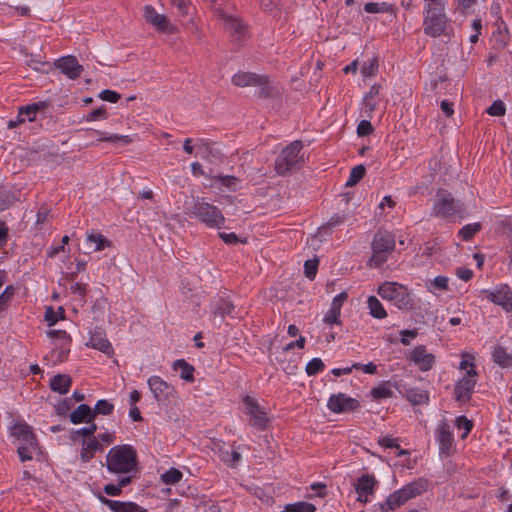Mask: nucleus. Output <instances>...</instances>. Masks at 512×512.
<instances>
[{
    "mask_svg": "<svg viewBox=\"0 0 512 512\" xmlns=\"http://www.w3.org/2000/svg\"><path fill=\"white\" fill-rule=\"evenodd\" d=\"M378 444L384 448H398L399 444L397 442V439L393 438L392 436H380L378 438Z\"/></svg>",
    "mask_w": 512,
    "mask_h": 512,
    "instance_id": "obj_58",
    "label": "nucleus"
},
{
    "mask_svg": "<svg viewBox=\"0 0 512 512\" xmlns=\"http://www.w3.org/2000/svg\"><path fill=\"white\" fill-rule=\"evenodd\" d=\"M186 214L203 223L208 228L220 229L225 223V217L215 205L206 202L204 198L193 199L191 205L186 206Z\"/></svg>",
    "mask_w": 512,
    "mask_h": 512,
    "instance_id": "obj_2",
    "label": "nucleus"
},
{
    "mask_svg": "<svg viewBox=\"0 0 512 512\" xmlns=\"http://www.w3.org/2000/svg\"><path fill=\"white\" fill-rule=\"evenodd\" d=\"M463 211L461 202L454 199L446 190L436 192L432 207V215L439 219H448Z\"/></svg>",
    "mask_w": 512,
    "mask_h": 512,
    "instance_id": "obj_6",
    "label": "nucleus"
},
{
    "mask_svg": "<svg viewBox=\"0 0 512 512\" xmlns=\"http://www.w3.org/2000/svg\"><path fill=\"white\" fill-rule=\"evenodd\" d=\"M435 437L439 444L440 454L450 455L453 450L454 437L446 421L442 420L437 424Z\"/></svg>",
    "mask_w": 512,
    "mask_h": 512,
    "instance_id": "obj_17",
    "label": "nucleus"
},
{
    "mask_svg": "<svg viewBox=\"0 0 512 512\" xmlns=\"http://www.w3.org/2000/svg\"><path fill=\"white\" fill-rule=\"evenodd\" d=\"M417 335H418L417 329L401 330L400 331V336H401L400 342L403 345L408 346V345H410L411 340L415 339L417 337Z\"/></svg>",
    "mask_w": 512,
    "mask_h": 512,
    "instance_id": "obj_57",
    "label": "nucleus"
},
{
    "mask_svg": "<svg viewBox=\"0 0 512 512\" xmlns=\"http://www.w3.org/2000/svg\"><path fill=\"white\" fill-rule=\"evenodd\" d=\"M47 335L53 346L48 358L53 365L64 362L70 352L71 337L64 330H50Z\"/></svg>",
    "mask_w": 512,
    "mask_h": 512,
    "instance_id": "obj_8",
    "label": "nucleus"
},
{
    "mask_svg": "<svg viewBox=\"0 0 512 512\" xmlns=\"http://www.w3.org/2000/svg\"><path fill=\"white\" fill-rule=\"evenodd\" d=\"M505 111V105L500 100L494 101L487 109V113L492 116H503Z\"/></svg>",
    "mask_w": 512,
    "mask_h": 512,
    "instance_id": "obj_55",
    "label": "nucleus"
},
{
    "mask_svg": "<svg viewBox=\"0 0 512 512\" xmlns=\"http://www.w3.org/2000/svg\"><path fill=\"white\" fill-rule=\"evenodd\" d=\"M404 397L412 405H423L429 402V392L427 390L413 387L405 390Z\"/></svg>",
    "mask_w": 512,
    "mask_h": 512,
    "instance_id": "obj_30",
    "label": "nucleus"
},
{
    "mask_svg": "<svg viewBox=\"0 0 512 512\" xmlns=\"http://www.w3.org/2000/svg\"><path fill=\"white\" fill-rule=\"evenodd\" d=\"M378 66V60L370 58L363 62L360 72L364 78L374 77L378 72Z\"/></svg>",
    "mask_w": 512,
    "mask_h": 512,
    "instance_id": "obj_39",
    "label": "nucleus"
},
{
    "mask_svg": "<svg viewBox=\"0 0 512 512\" xmlns=\"http://www.w3.org/2000/svg\"><path fill=\"white\" fill-rule=\"evenodd\" d=\"M218 15L223 21L225 30L235 41H241L247 37V27L238 16L224 10H219Z\"/></svg>",
    "mask_w": 512,
    "mask_h": 512,
    "instance_id": "obj_13",
    "label": "nucleus"
},
{
    "mask_svg": "<svg viewBox=\"0 0 512 512\" xmlns=\"http://www.w3.org/2000/svg\"><path fill=\"white\" fill-rule=\"evenodd\" d=\"M170 1L174 6L177 7L179 13L182 16H186L188 14V5H189L188 0H170Z\"/></svg>",
    "mask_w": 512,
    "mask_h": 512,
    "instance_id": "obj_64",
    "label": "nucleus"
},
{
    "mask_svg": "<svg viewBox=\"0 0 512 512\" xmlns=\"http://www.w3.org/2000/svg\"><path fill=\"white\" fill-rule=\"evenodd\" d=\"M16 445L19 458L22 462L30 461L40 454V448L34 435L32 436L31 441L30 439L21 441L16 443Z\"/></svg>",
    "mask_w": 512,
    "mask_h": 512,
    "instance_id": "obj_23",
    "label": "nucleus"
},
{
    "mask_svg": "<svg viewBox=\"0 0 512 512\" xmlns=\"http://www.w3.org/2000/svg\"><path fill=\"white\" fill-rule=\"evenodd\" d=\"M340 313H341V311L330 307L329 310L326 312L323 321L329 325L339 324L340 323V320H339Z\"/></svg>",
    "mask_w": 512,
    "mask_h": 512,
    "instance_id": "obj_56",
    "label": "nucleus"
},
{
    "mask_svg": "<svg viewBox=\"0 0 512 512\" xmlns=\"http://www.w3.org/2000/svg\"><path fill=\"white\" fill-rule=\"evenodd\" d=\"M106 118H107V113H106L105 108L104 107H100L98 109H95V110L91 111L86 116V121L92 122V121H96V120H99V119H106Z\"/></svg>",
    "mask_w": 512,
    "mask_h": 512,
    "instance_id": "obj_59",
    "label": "nucleus"
},
{
    "mask_svg": "<svg viewBox=\"0 0 512 512\" xmlns=\"http://www.w3.org/2000/svg\"><path fill=\"white\" fill-rule=\"evenodd\" d=\"M143 16L147 23L154 27L155 30L159 32H174L175 28L170 23L169 19L164 15L160 14L156 11V9L151 5H146L144 7Z\"/></svg>",
    "mask_w": 512,
    "mask_h": 512,
    "instance_id": "obj_16",
    "label": "nucleus"
},
{
    "mask_svg": "<svg viewBox=\"0 0 512 512\" xmlns=\"http://www.w3.org/2000/svg\"><path fill=\"white\" fill-rule=\"evenodd\" d=\"M366 169L363 165H357L352 168L350 172V176L347 179L345 185L347 187H352L356 185L365 175Z\"/></svg>",
    "mask_w": 512,
    "mask_h": 512,
    "instance_id": "obj_45",
    "label": "nucleus"
},
{
    "mask_svg": "<svg viewBox=\"0 0 512 512\" xmlns=\"http://www.w3.org/2000/svg\"><path fill=\"white\" fill-rule=\"evenodd\" d=\"M72 384V379L67 374H58L55 375L50 380V388L54 392H58L59 394H66L68 393L70 387Z\"/></svg>",
    "mask_w": 512,
    "mask_h": 512,
    "instance_id": "obj_31",
    "label": "nucleus"
},
{
    "mask_svg": "<svg viewBox=\"0 0 512 512\" xmlns=\"http://www.w3.org/2000/svg\"><path fill=\"white\" fill-rule=\"evenodd\" d=\"M107 469L111 473L125 474L131 472L137 463L136 452L129 445L112 447L106 456Z\"/></svg>",
    "mask_w": 512,
    "mask_h": 512,
    "instance_id": "obj_3",
    "label": "nucleus"
},
{
    "mask_svg": "<svg viewBox=\"0 0 512 512\" xmlns=\"http://www.w3.org/2000/svg\"><path fill=\"white\" fill-rule=\"evenodd\" d=\"M95 419L92 408L86 404H80L71 414L70 421L73 424L90 423Z\"/></svg>",
    "mask_w": 512,
    "mask_h": 512,
    "instance_id": "obj_28",
    "label": "nucleus"
},
{
    "mask_svg": "<svg viewBox=\"0 0 512 512\" xmlns=\"http://www.w3.org/2000/svg\"><path fill=\"white\" fill-rule=\"evenodd\" d=\"M448 282L449 279L447 277L439 275L427 282L426 287L432 293H435V290L445 291L448 289Z\"/></svg>",
    "mask_w": 512,
    "mask_h": 512,
    "instance_id": "obj_42",
    "label": "nucleus"
},
{
    "mask_svg": "<svg viewBox=\"0 0 512 512\" xmlns=\"http://www.w3.org/2000/svg\"><path fill=\"white\" fill-rule=\"evenodd\" d=\"M301 141H294L284 148L275 161V170L279 175H284L296 165L304 161L301 153Z\"/></svg>",
    "mask_w": 512,
    "mask_h": 512,
    "instance_id": "obj_7",
    "label": "nucleus"
},
{
    "mask_svg": "<svg viewBox=\"0 0 512 512\" xmlns=\"http://www.w3.org/2000/svg\"><path fill=\"white\" fill-rule=\"evenodd\" d=\"M373 132V127L368 120H362L357 126L359 136H367Z\"/></svg>",
    "mask_w": 512,
    "mask_h": 512,
    "instance_id": "obj_61",
    "label": "nucleus"
},
{
    "mask_svg": "<svg viewBox=\"0 0 512 512\" xmlns=\"http://www.w3.org/2000/svg\"><path fill=\"white\" fill-rule=\"evenodd\" d=\"M11 435L16 439V443L25 440H31L34 435L29 425L23 422H17L10 428Z\"/></svg>",
    "mask_w": 512,
    "mask_h": 512,
    "instance_id": "obj_33",
    "label": "nucleus"
},
{
    "mask_svg": "<svg viewBox=\"0 0 512 512\" xmlns=\"http://www.w3.org/2000/svg\"><path fill=\"white\" fill-rule=\"evenodd\" d=\"M347 297L348 295L346 292L339 293L333 298L330 307L341 311L342 305L346 301Z\"/></svg>",
    "mask_w": 512,
    "mask_h": 512,
    "instance_id": "obj_63",
    "label": "nucleus"
},
{
    "mask_svg": "<svg viewBox=\"0 0 512 512\" xmlns=\"http://www.w3.org/2000/svg\"><path fill=\"white\" fill-rule=\"evenodd\" d=\"M377 293L382 299L391 302L398 309L408 310L413 306L410 292L400 283L386 281L378 287Z\"/></svg>",
    "mask_w": 512,
    "mask_h": 512,
    "instance_id": "obj_5",
    "label": "nucleus"
},
{
    "mask_svg": "<svg viewBox=\"0 0 512 512\" xmlns=\"http://www.w3.org/2000/svg\"><path fill=\"white\" fill-rule=\"evenodd\" d=\"M244 413L249 416V423L253 427L264 430L269 422L267 410L259 402L251 397L245 396L243 399Z\"/></svg>",
    "mask_w": 512,
    "mask_h": 512,
    "instance_id": "obj_10",
    "label": "nucleus"
},
{
    "mask_svg": "<svg viewBox=\"0 0 512 512\" xmlns=\"http://www.w3.org/2000/svg\"><path fill=\"white\" fill-rule=\"evenodd\" d=\"M261 7L270 14L276 16L278 14V7L280 0H260Z\"/></svg>",
    "mask_w": 512,
    "mask_h": 512,
    "instance_id": "obj_54",
    "label": "nucleus"
},
{
    "mask_svg": "<svg viewBox=\"0 0 512 512\" xmlns=\"http://www.w3.org/2000/svg\"><path fill=\"white\" fill-rule=\"evenodd\" d=\"M422 28L426 35L433 38L450 34L451 21L442 3H428L424 6Z\"/></svg>",
    "mask_w": 512,
    "mask_h": 512,
    "instance_id": "obj_1",
    "label": "nucleus"
},
{
    "mask_svg": "<svg viewBox=\"0 0 512 512\" xmlns=\"http://www.w3.org/2000/svg\"><path fill=\"white\" fill-rule=\"evenodd\" d=\"M316 507L309 502H296L285 506L283 511L280 512H315Z\"/></svg>",
    "mask_w": 512,
    "mask_h": 512,
    "instance_id": "obj_40",
    "label": "nucleus"
},
{
    "mask_svg": "<svg viewBox=\"0 0 512 512\" xmlns=\"http://www.w3.org/2000/svg\"><path fill=\"white\" fill-rule=\"evenodd\" d=\"M89 425L80 429H77L73 431L72 439L75 440L78 436L84 437V439H87V437L91 438L93 437V434L97 430V425L91 421L88 423Z\"/></svg>",
    "mask_w": 512,
    "mask_h": 512,
    "instance_id": "obj_51",
    "label": "nucleus"
},
{
    "mask_svg": "<svg viewBox=\"0 0 512 512\" xmlns=\"http://www.w3.org/2000/svg\"><path fill=\"white\" fill-rule=\"evenodd\" d=\"M481 227V224L478 222L467 224L459 230L458 236L464 241H469L481 230Z\"/></svg>",
    "mask_w": 512,
    "mask_h": 512,
    "instance_id": "obj_41",
    "label": "nucleus"
},
{
    "mask_svg": "<svg viewBox=\"0 0 512 512\" xmlns=\"http://www.w3.org/2000/svg\"><path fill=\"white\" fill-rule=\"evenodd\" d=\"M99 98L110 103H116L120 99V95L115 91L107 89L100 92Z\"/></svg>",
    "mask_w": 512,
    "mask_h": 512,
    "instance_id": "obj_60",
    "label": "nucleus"
},
{
    "mask_svg": "<svg viewBox=\"0 0 512 512\" xmlns=\"http://www.w3.org/2000/svg\"><path fill=\"white\" fill-rule=\"evenodd\" d=\"M65 310L63 307H58L57 310H54L52 307H47L45 311V320L47 321L49 326H53L60 319H64Z\"/></svg>",
    "mask_w": 512,
    "mask_h": 512,
    "instance_id": "obj_43",
    "label": "nucleus"
},
{
    "mask_svg": "<svg viewBox=\"0 0 512 512\" xmlns=\"http://www.w3.org/2000/svg\"><path fill=\"white\" fill-rule=\"evenodd\" d=\"M103 502L113 512H146L141 506L132 502H121L103 498Z\"/></svg>",
    "mask_w": 512,
    "mask_h": 512,
    "instance_id": "obj_29",
    "label": "nucleus"
},
{
    "mask_svg": "<svg viewBox=\"0 0 512 512\" xmlns=\"http://www.w3.org/2000/svg\"><path fill=\"white\" fill-rule=\"evenodd\" d=\"M367 305L369 313L372 317L377 319H383L387 316V312L384 309L382 303L375 296H369L367 299Z\"/></svg>",
    "mask_w": 512,
    "mask_h": 512,
    "instance_id": "obj_35",
    "label": "nucleus"
},
{
    "mask_svg": "<svg viewBox=\"0 0 512 512\" xmlns=\"http://www.w3.org/2000/svg\"><path fill=\"white\" fill-rule=\"evenodd\" d=\"M354 369L362 370L366 374H376L377 373V366L369 362L368 364H361V363H354L353 364Z\"/></svg>",
    "mask_w": 512,
    "mask_h": 512,
    "instance_id": "obj_62",
    "label": "nucleus"
},
{
    "mask_svg": "<svg viewBox=\"0 0 512 512\" xmlns=\"http://www.w3.org/2000/svg\"><path fill=\"white\" fill-rule=\"evenodd\" d=\"M482 294L505 311H512V290L507 284L496 286L494 289H485Z\"/></svg>",
    "mask_w": 512,
    "mask_h": 512,
    "instance_id": "obj_14",
    "label": "nucleus"
},
{
    "mask_svg": "<svg viewBox=\"0 0 512 512\" xmlns=\"http://www.w3.org/2000/svg\"><path fill=\"white\" fill-rule=\"evenodd\" d=\"M425 489L426 484L424 482H411L406 486L402 487L401 489L392 493L386 499V505L388 506L389 509L394 510L403 505L404 503H406L409 499H412L420 495L422 492L425 491Z\"/></svg>",
    "mask_w": 512,
    "mask_h": 512,
    "instance_id": "obj_9",
    "label": "nucleus"
},
{
    "mask_svg": "<svg viewBox=\"0 0 512 512\" xmlns=\"http://www.w3.org/2000/svg\"><path fill=\"white\" fill-rule=\"evenodd\" d=\"M55 66L69 79H77L83 71V67L73 56H66L58 59L55 62Z\"/></svg>",
    "mask_w": 512,
    "mask_h": 512,
    "instance_id": "obj_21",
    "label": "nucleus"
},
{
    "mask_svg": "<svg viewBox=\"0 0 512 512\" xmlns=\"http://www.w3.org/2000/svg\"><path fill=\"white\" fill-rule=\"evenodd\" d=\"M83 450H87L91 454L95 455L97 451L103 450V445L99 442L96 437H91L88 439H83L82 441Z\"/></svg>",
    "mask_w": 512,
    "mask_h": 512,
    "instance_id": "obj_48",
    "label": "nucleus"
},
{
    "mask_svg": "<svg viewBox=\"0 0 512 512\" xmlns=\"http://www.w3.org/2000/svg\"><path fill=\"white\" fill-rule=\"evenodd\" d=\"M220 458L230 466H235L241 460V455L235 450H220Z\"/></svg>",
    "mask_w": 512,
    "mask_h": 512,
    "instance_id": "obj_47",
    "label": "nucleus"
},
{
    "mask_svg": "<svg viewBox=\"0 0 512 512\" xmlns=\"http://www.w3.org/2000/svg\"><path fill=\"white\" fill-rule=\"evenodd\" d=\"M455 426L459 429V430H463V434L461 435V438L464 439L468 436V434L470 433L472 427H473V424L472 422L467 419L465 416H459L456 418L455 420Z\"/></svg>",
    "mask_w": 512,
    "mask_h": 512,
    "instance_id": "obj_52",
    "label": "nucleus"
},
{
    "mask_svg": "<svg viewBox=\"0 0 512 512\" xmlns=\"http://www.w3.org/2000/svg\"><path fill=\"white\" fill-rule=\"evenodd\" d=\"M172 368L174 371L179 372V376L182 380L186 382H193L194 381V367L190 365L187 361L184 359H178L176 360Z\"/></svg>",
    "mask_w": 512,
    "mask_h": 512,
    "instance_id": "obj_32",
    "label": "nucleus"
},
{
    "mask_svg": "<svg viewBox=\"0 0 512 512\" xmlns=\"http://www.w3.org/2000/svg\"><path fill=\"white\" fill-rule=\"evenodd\" d=\"M477 372L471 367L467 374L457 382L455 386V395L458 401H466L470 398L476 384Z\"/></svg>",
    "mask_w": 512,
    "mask_h": 512,
    "instance_id": "obj_19",
    "label": "nucleus"
},
{
    "mask_svg": "<svg viewBox=\"0 0 512 512\" xmlns=\"http://www.w3.org/2000/svg\"><path fill=\"white\" fill-rule=\"evenodd\" d=\"M39 109L40 106L38 104H31L20 107L16 118L8 121L7 128L14 129L26 121H34Z\"/></svg>",
    "mask_w": 512,
    "mask_h": 512,
    "instance_id": "obj_22",
    "label": "nucleus"
},
{
    "mask_svg": "<svg viewBox=\"0 0 512 512\" xmlns=\"http://www.w3.org/2000/svg\"><path fill=\"white\" fill-rule=\"evenodd\" d=\"M407 360L421 372L430 371L436 364V356L426 346L417 345L407 353Z\"/></svg>",
    "mask_w": 512,
    "mask_h": 512,
    "instance_id": "obj_12",
    "label": "nucleus"
},
{
    "mask_svg": "<svg viewBox=\"0 0 512 512\" xmlns=\"http://www.w3.org/2000/svg\"><path fill=\"white\" fill-rule=\"evenodd\" d=\"M113 410H114L113 403L109 402L106 399H101V400H98L97 403L95 404L94 408L92 409V413L96 417L98 414L110 415L113 412Z\"/></svg>",
    "mask_w": 512,
    "mask_h": 512,
    "instance_id": "obj_44",
    "label": "nucleus"
},
{
    "mask_svg": "<svg viewBox=\"0 0 512 512\" xmlns=\"http://www.w3.org/2000/svg\"><path fill=\"white\" fill-rule=\"evenodd\" d=\"M233 311L234 305L228 298L225 297H219L213 300L211 304L213 322L218 326L221 325L226 315L232 316Z\"/></svg>",
    "mask_w": 512,
    "mask_h": 512,
    "instance_id": "obj_20",
    "label": "nucleus"
},
{
    "mask_svg": "<svg viewBox=\"0 0 512 512\" xmlns=\"http://www.w3.org/2000/svg\"><path fill=\"white\" fill-rule=\"evenodd\" d=\"M381 90L382 86L380 84H374L364 95L362 100V110L367 116H371V114L376 110Z\"/></svg>",
    "mask_w": 512,
    "mask_h": 512,
    "instance_id": "obj_24",
    "label": "nucleus"
},
{
    "mask_svg": "<svg viewBox=\"0 0 512 512\" xmlns=\"http://www.w3.org/2000/svg\"><path fill=\"white\" fill-rule=\"evenodd\" d=\"M364 10L367 13H392L394 7L387 2H368L364 5Z\"/></svg>",
    "mask_w": 512,
    "mask_h": 512,
    "instance_id": "obj_36",
    "label": "nucleus"
},
{
    "mask_svg": "<svg viewBox=\"0 0 512 512\" xmlns=\"http://www.w3.org/2000/svg\"><path fill=\"white\" fill-rule=\"evenodd\" d=\"M324 368L325 365L320 358H313L307 363L305 370L309 376H314L323 371Z\"/></svg>",
    "mask_w": 512,
    "mask_h": 512,
    "instance_id": "obj_50",
    "label": "nucleus"
},
{
    "mask_svg": "<svg viewBox=\"0 0 512 512\" xmlns=\"http://www.w3.org/2000/svg\"><path fill=\"white\" fill-rule=\"evenodd\" d=\"M318 270V260L310 259L306 260L304 263V273L305 276L309 279H314Z\"/></svg>",
    "mask_w": 512,
    "mask_h": 512,
    "instance_id": "obj_53",
    "label": "nucleus"
},
{
    "mask_svg": "<svg viewBox=\"0 0 512 512\" xmlns=\"http://www.w3.org/2000/svg\"><path fill=\"white\" fill-rule=\"evenodd\" d=\"M493 360L502 368L512 367V354H509L506 349L501 346L494 348L492 352Z\"/></svg>",
    "mask_w": 512,
    "mask_h": 512,
    "instance_id": "obj_34",
    "label": "nucleus"
},
{
    "mask_svg": "<svg viewBox=\"0 0 512 512\" xmlns=\"http://www.w3.org/2000/svg\"><path fill=\"white\" fill-rule=\"evenodd\" d=\"M96 135H98V141H105V142H123V143H130L131 139L127 135H118V134H110L104 131H94Z\"/></svg>",
    "mask_w": 512,
    "mask_h": 512,
    "instance_id": "obj_38",
    "label": "nucleus"
},
{
    "mask_svg": "<svg viewBox=\"0 0 512 512\" xmlns=\"http://www.w3.org/2000/svg\"><path fill=\"white\" fill-rule=\"evenodd\" d=\"M372 254L368 264L371 267H379L385 263L395 249V236L386 230L375 233L371 243Z\"/></svg>",
    "mask_w": 512,
    "mask_h": 512,
    "instance_id": "obj_4",
    "label": "nucleus"
},
{
    "mask_svg": "<svg viewBox=\"0 0 512 512\" xmlns=\"http://www.w3.org/2000/svg\"><path fill=\"white\" fill-rule=\"evenodd\" d=\"M87 253L102 251L111 246V242L101 233L89 232L86 235Z\"/></svg>",
    "mask_w": 512,
    "mask_h": 512,
    "instance_id": "obj_26",
    "label": "nucleus"
},
{
    "mask_svg": "<svg viewBox=\"0 0 512 512\" xmlns=\"http://www.w3.org/2000/svg\"><path fill=\"white\" fill-rule=\"evenodd\" d=\"M262 77L250 72L240 71L232 77V83L238 87H248L262 84Z\"/></svg>",
    "mask_w": 512,
    "mask_h": 512,
    "instance_id": "obj_27",
    "label": "nucleus"
},
{
    "mask_svg": "<svg viewBox=\"0 0 512 512\" xmlns=\"http://www.w3.org/2000/svg\"><path fill=\"white\" fill-rule=\"evenodd\" d=\"M377 481L373 475L365 474L360 476L354 483V488L357 493V501L367 503L369 496L374 494Z\"/></svg>",
    "mask_w": 512,
    "mask_h": 512,
    "instance_id": "obj_18",
    "label": "nucleus"
},
{
    "mask_svg": "<svg viewBox=\"0 0 512 512\" xmlns=\"http://www.w3.org/2000/svg\"><path fill=\"white\" fill-rule=\"evenodd\" d=\"M212 180L229 189H235L238 182V179L231 175H215L212 177Z\"/></svg>",
    "mask_w": 512,
    "mask_h": 512,
    "instance_id": "obj_49",
    "label": "nucleus"
},
{
    "mask_svg": "<svg viewBox=\"0 0 512 512\" xmlns=\"http://www.w3.org/2000/svg\"><path fill=\"white\" fill-rule=\"evenodd\" d=\"M147 385L154 399L159 403H166L177 397V391L174 386L160 376L153 375L149 377Z\"/></svg>",
    "mask_w": 512,
    "mask_h": 512,
    "instance_id": "obj_11",
    "label": "nucleus"
},
{
    "mask_svg": "<svg viewBox=\"0 0 512 512\" xmlns=\"http://www.w3.org/2000/svg\"><path fill=\"white\" fill-rule=\"evenodd\" d=\"M371 396L376 399H386L393 396V391L389 382H382L379 385L373 387L370 392Z\"/></svg>",
    "mask_w": 512,
    "mask_h": 512,
    "instance_id": "obj_37",
    "label": "nucleus"
},
{
    "mask_svg": "<svg viewBox=\"0 0 512 512\" xmlns=\"http://www.w3.org/2000/svg\"><path fill=\"white\" fill-rule=\"evenodd\" d=\"M327 407L333 413H344L356 410L359 402L344 393H338L329 397Z\"/></svg>",
    "mask_w": 512,
    "mask_h": 512,
    "instance_id": "obj_15",
    "label": "nucleus"
},
{
    "mask_svg": "<svg viewBox=\"0 0 512 512\" xmlns=\"http://www.w3.org/2000/svg\"><path fill=\"white\" fill-rule=\"evenodd\" d=\"M182 477L183 474L180 470L176 468H170L161 475V480L165 484L173 485L178 483L182 479Z\"/></svg>",
    "mask_w": 512,
    "mask_h": 512,
    "instance_id": "obj_46",
    "label": "nucleus"
},
{
    "mask_svg": "<svg viewBox=\"0 0 512 512\" xmlns=\"http://www.w3.org/2000/svg\"><path fill=\"white\" fill-rule=\"evenodd\" d=\"M86 345L93 349L99 350L107 355L113 354V348L111 343L105 337L104 333L101 331H94L90 333V337Z\"/></svg>",
    "mask_w": 512,
    "mask_h": 512,
    "instance_id": "obj_25",
    "label": "nucleus"
}]
</instances>
